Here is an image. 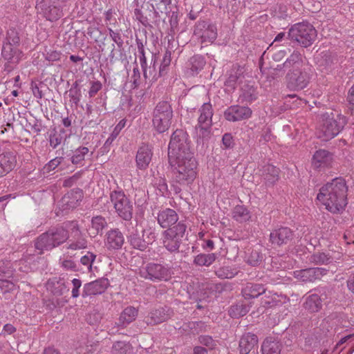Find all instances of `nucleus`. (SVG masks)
Here are the masks:
<instances>
[{
    "label": "nucleus",
    "instance_id": "f257e3e1",
    "mask_svg": "<svg viewBox=\"0 0 354 354\" xmlns=\"http://www.w3.org/2000/svg\"><path fill=\"white\" fill-rule=\"evenodd\" d=\"M347 192L345 180L335 178L320 188L317 199L331 213L339 214L344 210L347 205Z\"/></svg>",
    "mask_w": 354,
    "mask_h": 354
},
{
    "label": "nucleus",
    "instance_id": "f03ea898",
    "mask_svg": "<svg viewBox=\"0 0 354 354\" xmlns=\"http://www.w3.org/2000/svg\"><path fill=\"white\" fill-rule=\"evenodd\" d=\"M174 168V178L182 185H189L196 177L197 162L194 156L174 158L170 161Z\"/></svg>",
    "mask_w": 354,
    "mask_h": 354
},
{
    "label": "nucleus",
    "instance_id": "7ed1b4c3",
    "mask_svg": "<svg viewBox=\"0 0 354 354\" xmlns=\"http://www.w3.org/2000/svg\"><path fill=\"white\" fill-rule=\"evenodd\" d=\"M69 238L68 231L62 226H57L42 233L35 241V248L42 254L66 242Z\"/></svg>",
    "mask_w": 354,
    "mask_h": 354
},
{
    "label": "nucleus",
    "instance_id": "20e7f679",
    "mask_svg": "<svg viewBox=\"0 0 354 354\" xmlns=\"http://www.w3.org/2000/svg\"><path fill=\"white\" fill-rule=\"evenodd\" d=\"M169 161L174 158L194 156L190 149L189 136L183 129H176L171 136L168 146Z\"/></svg>",
    "mask_w": 354,
    "mask_h": 354
},
{
    "label": "nucleus",
    "instance_id": "39448f33",
    "mask_svg": "<svg viewBox=\"0 0 354 354\" xmlns=\"http://www.w3.org/2000/svg\"><path fill=\"white\" fill-rule=\"evenodd\" d=\"M174 111L169 101L162 100L156 104L152 113V126L158 133L167 131L173 122Z\"/></svg>",
    "mask_w": 354,
    "mask_h": 354
},
{
    "label": "nucleus",
    "instance_id": "423d86ee",
    "mask_svg": "<svg viewBox=\"0 0 354 354\" xmlns=\"http://www.w3.org/2000/svg\"><path fill=\"white\" fill-rule=\"evenodd\" d=\"M290 40L297 42L301 47L311 46L317 37V30L308 21L297 23L291 26L288 32Z\"/></svg>",
    "mask_w": 354,
    "mask_h": 354
},
{
    "label": "nucleus",
    "instance_id": "0eeeda50",
    "mask_svg": "<svg viewBox=\"0 0 354 354\" xmlns=\"http://www.w3.org/2000/svg\"><path fill=\"white\" fill-rule=\"evenodd\" d=\"M346 123V118L338 111L326 112L322 115L320 132L325 140L333 138L339 133Z\"/></svg>",
    "mask_w": 354,
    "mask_h": 354
},
{
    "label": "nucleus",
    "instance_id": "6e6552de",
    "mask_svg": "<svg viewBox=\"0 0 354 354\" xmlns=\"http://www.w3.org/2000/svg\"><path fill=\"white\" fill-rule=\"evenodd\" d=\"M173 272L168 264L151 261L147 263L140 270V275L146 280L152 282L168 281Z\"/></svg>",
    "mask_w": 354,
    "mask_h": 354
},
{
    "label": "nucleus",
    "instance_id": "1a4fd4ad",
    "mask_svg": "<svg viewBox=\"0 0 354 354\" xmlns=\"http://www.w3.org/2000/svg\"><path fill=\"white\" fill-rule=\"evenodd\" d=\"M109 198L118 216L123 220L131 221L133 217V205L124 192L121 189L111 191Z\"/></svg>",
    "mask_w": 354,
    "mask_h": 354
},
{
    "label": "nucleus",
    "instance_id": "9d476101",
    "mask_svg": "<svg viewBox=\"0 0 354 354\" xmlns=\"http://www.w3.org/2000/svg\"><path fill=\"white\" fill-rule=\"evenodd\" d=\"M187 227L185 221H180L174 226L163 232V245L168 251L170 252H178Z\"/></svg>",
    "mask_w": 354,
    "mask_h": 354
},
{
    "label": "nucleus",
    "instance_id": "9b49d317",
    "mask_svg": "<svg viewBox=\"0 0 354 354\" xmlns=\"http://www.w3.org/2000/svg\"><path fill=\"white\" fill-rule=\"evenodd\" d=\"M312 76L311 67L306 65L299 71H291L287 73L286 75V86L290 91H301L308 86Z\"/></svg>",
    "mask_w": 354,
    "mask_h": 354
},
{
    "label": "nucleus",
    "instance_id": "f8f14e48",
    "mask_svg": "<svg viewBox=\"0 0 354 354\" xmlns=\"http://www.w3.org/2000/svg\"><path fill=\"white\" fill-rule=\"evenodd\" d=\"M194 33L201 39V43L212 44L216 39V26L207 21H198L195 26Z\"/></svg>",
    "mask_w": 354,
    "mask_h": 354
},
{
    "label": "nucleus",
    "instance_id": "ddd939ff",
    "mask_svg": "<svg viewBox=\"0 0 354 354\" xmlns=\"http://www.w3.org/2000/svg\"><path fill=\"white\" fill-rule=\"evenodd\" d=\"M138 314V310L135 307L127 306L121 313L118 319L114 322L109 328L111 334H123L121 330L124 329L131 322L136 320Z\"/></svg>",
    "mask_w": 354,
    "mask_h": 354
},
{
    "label": "nucleus",
    "instance_id": "4468645a",
    "mask_svg": "<svg viewBox=\"0 0 354 354\" xmlns=\"http://www.w3.org/2000/svg\"><path fill=\"white\" fill-rule=\"evenodd\" d=\"M294 239L293 231L288 227H280L270 234V242L274 248L289 245Z\"/></svg>",
    "mask_w": 354,
    "mask_h": 354
},
{
    "label": "nucleus",
    "instance_id": "2eb2a0df",
    "mask_svg": "<svg viewBox=\"0 0 354 354\" xmlns=\"http://www.w3.org/2000/svg\"><path fill=\"white\" fill-rule=\"evenodd\" d=\"M306 297L304 308L309 313H314L319 312L322 308V302L326 299V291L324 288H319L314 290V292Z\"/></svg>",
    "mask_w": 354,
    "mask_h": 354
},
{
    "label": "nucleus",
    "instance_id": "dca6fc26",
    "mask_svg": "<svg viewBox=\"0 0 354 354\" xmlns=\"http://www.w3.org/2000/svg\"><path fill=\"white\" fill-rule=\"evenodd\" d=\"M134 15L136 19L145 26H152L158 21L159 14L153 3L142 6L141 9L136 8Z\"/></svg>",
    "mask_w": 354,
    "mask_h": 354
},
{
    "label": "nucleus",
    "instance_id": "f3484780",
    "mask_svg": "<svg viewBox=\"0 0 354 354\" xmlns=\"http://www.w3.org/2000/svg\"><path fill=\"white\" fill-rule=\"evenodd\" d=\"M1 57L6 61L4 65V71L8 73L12 71L15 66L20 62L23 53L19 47L2 46Z\"/></svg>",
    "mask_w": 354,
    "mask_h": 354
},
{
    "label": "nucleus",
    "instance_id": "a211bd4d",
    "mask_svg": "<svg viewBox=\"0 0 354 354\" xmlns=\"http://www.w3.org/2000/svg\"><path fill=\"white\" fill-rule=\"evenodd\" d=\"M71 235L68 239V241L66 245L68 250H81L87 247V241L80 230L79 225L75 221L70 223Z\"/></svg>",
    "mask_w": 354,
    "mask_h": 354
},
{
    "label": "nucleus",
    "instance_id": "6ab92c4d",
    "mask_svg": "<svg viewBox=\"0 0 354 354\" xmlns=\"http://www.w3.org/2000/svg\"><path fill=\"white\" fill-rule=\"evenodd\" d=\"M109 286V281L105 277L97 279L93 281L86 283L83 286L82 297L85 298L97 295H101L105 292Z\"/></svg>",
    "mask_w": 354,
    "mask_h": 354
},
{
    "label": "nucleus",
    "instance_id": "aec40b11",
    "mask_svg": "<svg viewBox=\"0 0 354 354\" xmlns=\"http://www.w3.org/2000/svg\"><path fill=\"white\" fill-rule=\"evenodd\" d=\"M252 110L248 106L232 105L224 111V118L230 122H236L248 119Z\"/></svg>",
    "mask_w": 354,
    "mask_h": 354
},
{
    "label": "nucleus",
    "instance_id": "412c9836",
    "mask_svg": "<svg viewBox=\"0 0 354 354\" xmlns=\"http://www.w3.org/2000/svg\"><path fill=\"white\" fill-rule=\"evenodd\" d=\"M173 310L168 306L160 307L151 310L144 319L147 325H156L169 319Z\"/></svg>",
    "mask_w": 354,
    "mask_h": 354
},
{
    "label": "nucleus",
    "instance_id": "4be33fe9",
    "mask_svg": "<svg viewBox=\"0 0 354 354\" xmlns=\"http://www.w3.org/2000/svg\"><path fill=\"white\" fill-rule=\"evenodd\" d=\"M327 271L324 268H309L295 271L294 276L305 283L313 282L317 279H320L322 276L326 274Z\"/></svg>",
    "mask_w": 354,
    "mask_h": 354
},
{
    "label": "nucleus",
    "instance_id": "5701e85b",
    "mask_svg": "<svg viewBox=\"0 0 354 354\" xmlns=\"http://www.w3.org/2000/svg\"><path fill=\"white\" fill-rule=\"evenodd\" d=\"M128 234L127 239L130 245L136 250L140 251H145L149 247L148 242L145 241L142 234H140L137 229H134L133 227L130 229L127 227Z\"/></svg>",
    "mask_w": 354,
    "mask_h": 354
},
{
    "label": "nucleus",
    "instance_id": "b1692460",
    "mask_svg": "<svg viewBox=\"0 0 354 354\" xmlns=\"http://www.w3.org/2000/svg\"><path fill=\"white\" fill-rule=\"evenodd\" d=\"M178 220V215L176 212L171 208H165L158 213L157 221L162 228H170L176 223Z\"/></svg>",
    "mask_w": 354,
    "mask_h": 354
},
{
    "label": "nucleus",
    "instance_id": "393cba45",
    "mask_svg": "<svg viewBox=\"0 0 354 354\" xmlns=\"http://www.w3.org/2000/svg\"><path fill=\"white\" fill-rule=\"evenodd\" d=\"M83 193L81 189H73L65 194L61 200V205L64 210L71 209L79 205L82 201Z\"/></svg>",
    "mask_w": 354,
    "mask_h": 354
},
{
    "label": "nucleus",
    "instance_id": "a878e982",
    "mask_svg": "<svg viewBox=\"0 0 354 354\" xmlns=\"http://www.w3.org/2000/svg\"><path fill=\"white\" fill-rule=\"evenodd\" d=\"M151 147L148 145H142L136 155V164L140 169H145L149 166L152 158Z\"/></svg>",
    "mask_w": 354,
    "mask_h": 354
},
{
    "label": "nucleus",
    "instance_id": "bb28decb",
    "mask_svg": "<svg viewBox=\"0 0 354 354\" xmlns=\"http://www.w3.org/2000/svg\"><path fill=\"white\" fill-rule=\"evenodd\" d=\"M16 157L13 152H5L0 155V177L11 171L16 165Z\"/></svg>",
    "mask_w": 354,
    "mask_h": 354
},
{
    "label": "nucleus",
    "instance_id": "cd10ccee",
    "mask_svg": "<svg viewBox=\"0 0 354 354\" xmlns=\"http://www.w3.org/2000/svg\"><path fill=\"white\" fill-rule=\"evenodd\" d=\"M304 66H306V65L304 64L302 55L298 50H294L282 64V67H285V69H286L288 72L299 71Z\"/></svg>",
    "mask_w": 354,
    "mask_h": 354
},
{
    "label": "nucleus",
    "instance_id": "c85d7f7f",
    "mask_svg": "<svg viewBox=\"0 0 354 354\" xmlns=\"http://www.w3.org/2000/svg\"><path fill=\"white\" fill-rule=\"evenodd\" d=\"M258 343V337L256 335L248 333L242 335L239 341L240 354H248L254 350Z\"/></svg>",
    "mask_w": 354,
    "mask_h": 354
},
{
    "label": "nucleus",
    "instance_id": "c756f323",
    "mask_svg": "<svg viewBox=\"0 0 354 354\" xmlns=\"http://www.w3.org/2000/svg\"><path fill=\"white\" fill-rule=\"evenodd\" d=\"M124 242V238L119 229H112L106 233L107 247L113 250L120 249Z\"/></svg>",
    "mask_w": 354,
    "mask_h": 354
},
{
    "label": "nucleus",
    "instance_id": "7c9ffc66",
    "mask_svg": "<svg viewBox=\"0 0 354 354\" xmlns=\"http://www.w3.org/2000/svg\"><path fill=\"white\" fill-rule=\"evenodd\" d=\"M333 160V154L325 149L317 150L313 157L312 164L316 169L328 167Z\"/></svg>",
    "mask_w": 354,
    "mask_h": 354
},
{
    "label": "nucleus",
    "instance_id": "2f4dec72",
    "mask_svg": "<svg viewBox=\"0 0 354 354\" xmlns=\"http://www.w3.org/2000/svg\"><path fill=\"white\" fill-rule=\"evenodd\" d=\"M245 72L244 67L238 64L232 66L230 71L229 76L225 82V85L234 90L236 88L237 83L241 82L243 78V73Z\"/></svg>",
    "mask_w": 354,
    "mask_h": 354
},
{
    "label": "nucleus",
    "instance_id": "473e14b6",
    "mask_svg": "<svg viewBox=\"0 0 354 354\" xmlns=\"http://www.w3.org/2000/svg\"><path fill=\"white\" fill-rule=\"evenodd\" d=\"M266 186H273L279 180V169L272 165H266L261 169Z\"/></svg>",
    "mask_w": 354,
    "mask_h": 354
},
{
    "label": "nucleus",
    "instance_id": "72a5a7b5",
    "mask_svg": "<svg viewBox=\"0 0 354 354\" xmlns=\"http://www.w3.org/2000/svg\"><path fill=\"white\" fill-rule=\"evenodd\" d=\"M57 3H50L44 5L37 2V5L44 11V15L46 19L50 21H55L62 16V10Z\"/></svg>",
    "mask_w": 354,
    "mask_h": 354
},
{
    "label": "nucleus",
    "instance_id": "f704fd0d",
    "mask_svg": "<svg viewBox=\"0 0 354 354\" xmlns=\"http://www.w3.org/2000/svg\"><path fill=\"white\" fill-rule=\"evenodd\" d=\"M200 113L198 118L197 125L204 127H212V116L213 109L210 103H204L199 109Z\"/></svg>",
    "mask_w": 354,
    "mask_h": 354
},
{
    "label": "nucleus",
    "instance_id": "c9c22d12",
    "mask_svg": "<svg viewBox=\"0 0 354 354\" xmlns=\"http://www.w3.org/2000/svg\"><path fill=\"white\" fill-rule=\"evenodd\" d=\"M47 288L55 296H61L68 291V286L63 279L57 277L50 279L47 282Z\"/></svg>",
    "mask_w": 354,
    "mask_h": 354
},
{
    "label": "nucleus",
    "instance_id": "e433bc0d",
    "mask_svg": "<svg viewBox=\"0 0 354 354\" xmlns=\"http://www.w3.org/2000/svg\"><path fill=\"white\" fill-rule=\"evenodd\" d=\"M266 288L261 284L248 283L242 292L245 299L256 298L264 293Z\"/></svg>",
    "mask_w": 354,
    "mask_h": 354
},
{
    "label": "nucleus",
    "instance_id": "4c0bfd02",
    "mask_svg": "<svg viewBox=\"0 0 354 354\" xmlns=\"http://www.w3.org/2000/svg\"><path fill=\"white\" fill-rule=\"evenodd\" d=\"M239 99L241 102H252L257 99V88L249 84H244L241 89Z\"/></svg>",
    "mask_w": 354,
    "mask_h": 354
},
{
    "label": "nucleus",
    "instance_id": "58836bf2",
    "mask_svg": "<svg viewBox=\"0 0 354 354\" xmlns=\"http://www.w3.org/2000/svg\"><path fill=\"white\" fill-rule=\"evenodd\" d=\"M107 226L105 218L102 216L93 217L91 220V227L89 229V234L95 237L97 234H102L103 230Z\"/></svg>",
    "mask_w": 354,
    "mask_h": 354
},
{
    "label": "nucleus",
    "instance_id": "ea45409f",
    "mask_svg": "<svg viewBox=\"0 0 354 354\" xmlns=\"http://www.w3.org/2000/svg\"><path fill=\"white\" fill-rule=\"evenodd\" d=\"M281 343L272 339H266L261 346L262 354H281Z\"/></svg>",
    "mask_w": 354,
    "mask_h": 354
},
{
    "label": "nucleus",
    "instance_id": "a19ab883",
    "mask_svg": "<svg viewBox=\"0 0 354 354\" xmlns=\"http://www.w3.org/2000/svg\"><path fill=\"white\" fill-rule=\"evenodd\" d=\"M20 41L19 34L17 30L15 28H10L6 32L2 46L7 45L8 46L19 47Z\"/></svg>",
    "mask_w": 354,
    "mask_h": 354
},
{
    "label": "nucleus",
    "instance_id": "79ce46f5",
    "mask_svg": "<svg viewBox=\"0 0 354 354\" xmlns=\"http://www.w3.org/2000/svg\"><path fill=\"white\" fill-rule=\"evenodd\" d=\"M250 306L243 302L232 305L229 309V315L232 318H239L245 315L250 310Z\"/></svg>",
    "mask_w": 354,
    "mask_h": 354
},
{
    "label": "nucleus",
    "instance_id": "37998d69",
    "mask_svg": "<svg viewBox=\"0 0 354 354\" xmlns=\"http://www.w3.org/2000/svg\"><path fill=\"white\" fill-rule=\"evenodd\" d=\"M232 216L236 221L243 223L250 218V212L245 206L236 205L232 210Z\"/></svg>",
    "mask_w": 354,
    "mask_h": 354
},
{
    "label": "nucleus",
    "instance_id": "c03bdc74",
    "mask_svg": "<svg viewBox=\"0 0 354 354\" xmlns=\"http://www.w3.org/2000/svg\"><path fill=\"white\" fill-rule=\"evenodd\" d=\"M216 256L214 253L199 254L194 257V263L198 266H209L216 260Z\"/></svg>",
    "mask_w": 354,
    "mask_h": 354
},
{
    "label": "nucleus",
    "instance_id": "a18cd8bd",
    "mask_svg": "<svg viewBox=\"0 0 354 354\" xmlns=\"http://www.w3.org/2000/svg\"><path fill=\"white\" fill-rule=\"evenodd\" d=\"M205 64V59L200 55H195L189 60V66L193 75L198 73L203 68Z\"/></svg>",
    "mask_w": 354,
    "mask_h": 354
},
{
    "label": "nucleus",
    "instance_id": "49530a36",
    "mask_svg": "<svg viewBox=\"0 0 354 354\" xmlns=\"http://www.w3.org/2000/svg\"><path fill=\"white\" fill-rule=\"evenodd\" d=\"M96 259V255L91 252H86L85 254L82 255L80 260V263L84 269V272H93V264Z\"/></svg>",
    "mask_w": 354,
    "mask_h": 354
},
{
    "label": "nucleus",
    "instance_id": "de8ad7c7",
    "mask_svg": "<svg viewBox=\"0 0 354 354\" xmlns=\"http://www.w3.org/2000/svg\"><path fill=\"white\" fill-rule=\"evenodd\" d=\"M88 148L86 147H80L73 151V156L71 160L74 165L82 164L85 159V156L88 154Z\"/></svg>",
    "mask_w": 354,
    "mask_h": 354
},
{
    "label": "nucleus",
    "instance_id": "09e8293b",
    "mask_svg": "<svg viewBox=\"0 0 354 354\" xmlns=\"http://www.w3.org/2000/svg\"><path fill=\"white\" fill-rule=\"evenodd\" d=\"M260 250L252 249L246 257V262L252 266H259L263 260Z\"/></svg>",
    "mask_w": 354,
    "mask_h": 354
},
{
    "label": "nucleus",
    "instance_id": "8fccbe9b",
    "mask_svg": "<svg viewBox=\"0 0 354 354\" xmlns=\"http://www.w3.org/2000/svg\"><path fill=\"white\" fill-rule=\"evenodd\" d=\"M211 127H204L196 125V130L198 136V142H202L204 145L205 142H207L211 136Z\"/></svg>",
    "mask_w": 354,
    "mask_h": 354
},
{
    "label": "nucleus",
    "instance_id": "3c124183",
    "mask_svg": "<svg viewBox=\"0 0 354 354\" xmlns=\"http://www.w3.org/2000/svg\"><path fill=\"white\" fill-rule=\"evenodd\" d=\"M131 350V345L126 342H116L112 346L113 354H129Z\"/></svg>",
    "mask_w": 354,
    "mask_h": 354
},
{
    "label": "nucleus",
    "instance_id": "603ef678",
    "mask_svg": "<svg viewBox=\"0 0 354 354\" xmlns=\"http://www.w3.org/2000/svg\"><path fill=\"white\" fill-rule=\"evenodd\" d=\"M237 274L236 269L230 266L218 268L215 270V274L221 279H232Z\"/></svg>",
    "mask_w": 354,
    "mask_h": 354
},
{
    "label": "nucleus",
    "instance_id": "864d4df0",
    "mask_svg": "<svg viewBox=\"0 0 354 354\" xmlns=\"http://www.w3.org/2000/svg\"><path fill=\"white\" fill-rule=\"evenodd\" d=\"M310 261L315 264H328L332 262L333 259L328 254L317 252L311 255Z\"/></svg>",
    "mask_w": 354,
    "mask_h": 354
},
{
    "label": "nucleus",
    "instance_id": "5fc2aeb1",
    "mask_svg": "<svg viewBox=\"0 0 354 354\" xmlns=\"http://www.w3.org/2000/svg\"><path fill=\"white\" fill-rule=\"evenodd\" d=\"M171 53L169 50H166V52L164 54L162 60L161 62L160 65L159 66V77L165 76L169 70V66L171 63Z\"/></svg>",
    "mask_w": 354,
    "mask_h": 354
},
{
    "label": "nucleus",
    "instance_id": "6e6d98bb",
    "mask_svg": "<svg viewBox=\"0 0 354 354\" xmlns=\"http://www.w3.org/2000/svg\"><path fill=\"white\" fill-rule=\"evenodd\" d=\"M186 326L192 330L193 333H199L207 330V326L202 321L189 322L185 324Z\"/></svg>",
    "mask_w": 354,
    "mask_h": 354
},
{
    "label": "nucleus",
    "instance_id": "4d7b16f0",
    "mask_svg": "<svg viewBox=\"0 0 354 354\" xmlns=\"http://www.w3.org/2000/svg\"><path fill=\"white\" fill-rule=\"evenodd\" d=\"M142 234L144 237L145 236V239L148 242V246L155 241L157 238L156 228L152 226H149L148 227L142 230Z\"/></svg>",
    "mask_w": 354,
    "mask_h": 354
},
{
    "label": "nucleus",
    "instance_id": "13d9d810",
    "mask_svg": "<svg viewBox=\"0 0 354 354\" xmlns=\"http://www.w3.org/2000/svg\"><path fill=\"white\" fill-rule=\"evenodd\" d=\"M12 275L10 261H0V280L10 277Z\"/></svg>",
    "mask_w": 354,
    "mask_h": 354
},
{
    "label": "nucleus",
    "instance_id": "bf43d9fd",
    "mask_svg": "<svg viewBox=\"0 0 354 354\" xmlns=\"http://www.w3.org/2000/svg\"><path fill=\"white\" fill-rule=\"evenodd\" d=\"M198 342L207 346L209 350L214 349L217 344V342L209 335H200L198 337Z\"/></svg>",
    "mask_w": 354,
    "mask_h": 354
},
{
    "label": "nucleus",
    "instance_id": "052dcab7",
    "mask_svg": "<svg viewBox=\"0 0 354 354\" xmlns=\"http://www.w3.org/2000/svg\"><path fill=\"white\" fill-rule=\"evenodd\" d=\"M109 36L114 43L116 44L118 47L121 49L123 47L124 41L122 38L121 34L119 30H113L111 28H108Z\"/></svg>",
    "mask_w": 354,
    "mask_h": 354
},
{
    "label": "nucleus",
    "instance_id": "680f3d73",
    "mask_svg": "<svg viewBox=\"0 0 354 354\" xmlns=\"http://www.w3.org/2000/svg\"><path fill=\"white\" fill-rule=\"evenodd\" d=\"M138 52L140 54V62L141 67H142V69L143 71V75L145 78H147L148 76H147V59H146V57L145 55V50H144L142 45L141 46V47H138Z\"/></svg>",
    "mask_w": 354,
    "mask_h": 354
},
{
    "label": "nucleus",
    "instance_id": "e2e57ef3",
    "mask_svg": "<svg viewBox=\"0 0 354 354\" xmlns=\"http://www.w3.org/2000/svg\"><path fill=\"white\" fill-rule=\"evenodd\" d=\"M222 144L224 149L233 148L235 143L232 135L230 133H225L222 138Z\"/></svg>",
    "mask_w": 354,
    "mask_h": 354
},
{
    "label": "nucleus",
    "instance_id": "0e129e2a",
    "mask_svg": "<svg viewBox=\"0 0 354 354\" xmlns=\"http://www.w3.org/2000/svg\"><path fill=\"white\" fill-rule=\"evenodd\" d=\"M62 140V136L60 133H58L55 131L50 135L49 142L50 146L53 149H55L59 145L61 144Z\"/></svg>",
    "mask_w": 354,
    "mask_h": 354
},
{
    "label": "nucleus",
    "instance_id": "69168bd1",
    "mask_svg": "<svg viewBox=\"0 0 354 354\" xmlns=\"http://www.w3.org/2000/svg\"><path fill=\"white\" fill-rule=\"evenodd\" d=\"M72 297L77 298L80 296V288L82 286V281L79 279H73L72 280Z\"/></svg>",
    "mask_w": 354,
    "mask_h": 354
},
{
    "label": "nucleus",
    "instance_id": "338daca9",
    "mask_svg": "<svg viewBox=\"0 0 354 354\" xmlns=\"http://www.w3.org/2000/svg\"><path fill=\"white\" fill-rule=\"evenodd\" d=\"M81 177L80 172L75 174L74 175L66 178L63 182V186L65 187H72Z\"/></svg>",
    "mask_w": 354,
    "mask_h": 354
},
{
    "label": "nucleus",
    "instance_id": "774afa93",
    "mask_svg": "<svg viewBox=\"0 0 354 354\" xmlns=\"http://www.w3.org/2000/svg\"><path fill=\"white\" fill-rule=\"evenodd\" d=\"M347 101L348 102V109L351 111V114L354 115V84L348 91Z\"/></svg>",
    "mask_w": 354,
    "mask_h": 354
}]
</instances>
